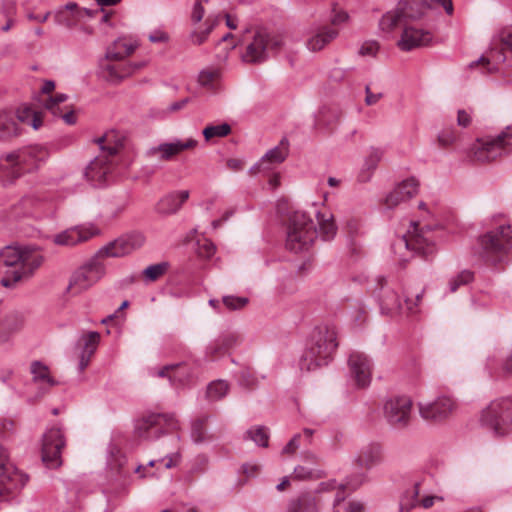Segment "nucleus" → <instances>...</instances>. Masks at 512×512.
<instances>
[{
  "label": "nucleus",
  "instance_id": "obj_25",
  "mask_svg": "<svg viewBox=\"0 0 512 512\" xmlns=\"http://www.w3.org/2000/svg\"><path fill=\"white\" fill-rule=\"evenodd\" d=\"M432 38L433 36L430 31L407 22L402 30L397 45L403 51H411L414 48L428 45L431 43Z\"/></svg>",
  "mask_w": 512,
  "mask_h": 512
},
{
  "label": "nucleus",
  "instance_id": "obj_35",
  "mask_svg": "<svg viewBox=\"0 0 512 512\" xmlns=\"http://www.w3.org/2000/svg\"><path fill=\"white\" fill-rule=\"evenodd\" d=\"M406 14L400 7H397L393 10L386 12L379 21L380 30L389 35L393 33L397 28H404L405 24H407Z\"/></svg>",
  "mask_w": 512,
  "mask_h": 512
},
{
  "label": "nucleus",
  "instance_id": "obj_10",
  "mask_svg": "<svg viewBox=\"0 0 512 512\" xmlns=\"http://www.w3.org/2000/svg\"><path fill=\"white\" fill-rule=\"evenodd\" d=\"M512 151V126H507L497 135H487L477 139L473 146L474 159L490 162Z\"/></svg>",
  "mask_w": 512,
  "mask_h": 512
},
{
  "label": "nucleus",
  "instance_id": "obj_61",
  "mask_svg": "<svg viewBox=\"0 0 512 512\" xmlns=\"http://www.w3.org/2000/svg\"><path fill=\"white\" fill-rule=\"evenodd\" d=\"M340 510H344L345 512H364L365 505L363 502L358 500H351L348 502L343 500L340 505Z\"/></svg>",
  "mask_w": 512,
  "mask_h": 512
},
{
  "label": "nucleus",
  "instance_id": "obj_23",
  "mask_svg": "<svg viewBox=\"0 0 512 512\" xmlns=\"http://www.w3.org/2000/svg\"><path fill=\"white\" fill-rule=\"evenodd\" d=\"M197 145L198 141L193 138H187L185 140L176 138L172 142H165L157 146L150 147L146 150L145 154L148 158H158L160 160L167 161L184 150L196 148Z\"/></svg>",
  "mask_w": 512,
  "mask_h": 512
},
{
  "label": "nucleus",
  "instance_id": "obj_40",
  "mask_svg": "<svg viewBox=\"0 0 512 512\" xmlns=\"http://www.w3.org/2000/svg\"><path fill=\"white\" fill-rule=\"evenodd\" d=\"M288 153L289 142L286 138H283L277 146L266 152V154L261 158L260 162L257 163L254 168L260 169L266 162L271 164L282 163L287 158Z\"/></svg>",
  "mask_w": 512,
  "mask_h": 512
},
{
  "label": "nucleus",
  "instance_id": "obj_14",
  "mask_svg": "<svg viewBox=\"0 0 512 512\" xmlns=\"http://www.w3.org/2000/svg\"><path fill=\"white\" fill-rule=\"evenodd\" d=\"M105 271V264L93 256L72 274L67 291L71 295L86 291L105 275Z\"/></svg>",
  "mask_w": 512,
  "mask_h": 512
},
{
  "label": "nucleus",
  "instance_id": "obj_30",
  "mask_svg": "<svg viewBox=\"0 0 512 512\" xmlns=\"http://www.w3.org/2000/svg\"><path fill=\"white\" fill-rule=\"evenodd\" d=\"M383 461V449L378 443L363 446L357 453L354 462L362 469L370 470Z\"/></svg>",
  "mask_w": 512,
  "mask_h": 512
},
{
  "label": "nucleus",
  "instance_id": "obj_51",
  "mask_svg": "<svg viewBox=\"0 0 512 512\" xmlns=\"http://www.w3.org/2000/svg\"><path fill=\"white\" fill-rule=\"evenodd\" d=\"M167 268L168 264L165 262L153 264L144 269L143 275L149 281H156L166 272Z\"/></svg>",
  "mask_w": 512,
  "mask_h": 512
},
{
  "label": "nucleus",
  "instance_id": "obj_47",
  "mask_svg": "<svg viewBox=\"0 0 512 512\" xmlns=\"http://www.w3.org/2000/svg\"><path fill=\"white\" fill-rule=\"evenodd\" d=\"M473 278V273L469 270H463L457 275L451 277L448 282L450 292H456L459 287L467 285L473 280Z\"/></svg>",
  "mask_w": 512,
  "mask_h": 512
},
{
  "label": "nucleus",
  "instance_id": "obj_48",
  "mask_svg": "<svg viewBox=\"0 0 512 512\" xmlns=\"http://www.w3.org/2000/svg\"><path fill=\"white\" fill-rule=\"evenodd\" d=\"M195 251L200 257L209 259L214 255L216 247L209 239L201 237L196 240Z\"/></svg>",
  "mask_w": 512,
  "mask_h": 512
},
{
  "label": "nucleus",
  "instance_id": "obj_42",
  "mask_svg": "<svg viewBox=\"0 0 512 512\" xmlns=\"http://www.w3.org/2000/svg\"><path fill=\"white\" fill-rule=\"evenodd\" d=\"M30 372L33 375V381L39 385L53 387L57 384L56 380L50 376L48 367L39 361L32 362Z\"/></svg>",
  "mask_w": 512,
  "mask_h": 512
},
{
  "label": "nucleus",
  "instance_id": "obj_3",
  "mask_svg": "<svg viewBox=\"0 0 512 512\" xmlns=\"http://www.w3.org/2000/svg\"><path fill=\"white\" fill-rule=\"evenodd\" d=\"M0 259L3 265L9 268L0 281L4 287L8 288L31 277L44 260L38 248L20 245H8L2 248Z\"/></svg>",
  "mask_w": 512,
  "mask_h": 512
},
{
  "label": "nucleus",
  "instance_id": "obj_8",
  "mask_svg": "<svg viewBox=\"0 0 512 512\" xmlns=\"http://www.w3.org/2000/svg\"><path fill=\"white\" fill-rule=\"evenodd\" d=\"M317 237L316 225L311 213L295 211L289 218L286 248L293 253L307 251Z\"/></svg>",
  "mask_w": 512,
  "mask_h": 512
},
{
  "label": "nucleus",
  "instance_id": "obj_27",
  "mask_svg": "<svg viewBox=\"0 0 512 512\" xmlns=\"http://www.w3.org/2000/svg\"><path fill=\"white\" fill-rule=\"evenodd\" d=\"M339 31L328 25H313L310 27L306 46L308 50L317 52L337 38Z\"/></svg>",
  "mask_w": 512,
  "mask_h": 512
},
{
  "label": "nucleus",
  "instance_id": "obj_29",
  "mask_svg": "<svg viewBox=\"0 0 512 512\" xmlns=\"http://www.w3.org/2000/svg\"><path fill=\"white\" fill-rule=\"evenodd\" d=\"M105 56L99 62V75L112 84L120 83L124 78L133 74L131 64H113Z\"/></svg>",
  "mask_w": 512,
  "mask_h": 512
},
{
  "label": "nucleus",
  "instance_id": "obj_46",
  "mask_svg": "<svg viewBox=\"0 0 512 512\" xmlns=\"http://www.w3.org/2000/svg\"><path fill=\"white\" fill-rule=\"evenodd\" d=\"M231 133V126L228 123H221L217 125H207L202 134L206 141H210L213 138L226 137Z\"/></svg>",
  "mask_w": 512,
  "mask_h": 512
},
{
  "label": "nucleus",
  "instance_id": "obj_49",
  "mask_svg": "<svg viewBox=\"0 0 512 512\" xmlns=\"http://www.w3.org/2000/svg\"><path fill=\"white\" fill-rule=\"evenodd\" d=\"M206 422L207 417H204L197 419L192 423L191 438L195 443H202L207 439L205 429Z\"/></svg>",
  "mask_w": 512,
  "mask_h": 512
},
{
  "label": "nucleus",
  "instance_id": "obj_22",
  "mask_svg": "<svg viewBox=\"0 0 512 512\" xmlns=\"http://www.w3.org/2000/svg\"><path fill=\"white\" fill-rule=\"evenodd\" d=\"M149 375L152 377L167 378L170 385L179 389L187 385L192 378V371L185 363L165 365L161 368H150Z\"/></svg>",
  "mask_w": 512,
  "mask_h": 512
},
{
  "label": "nucleus",
  "instance_id": "obj_13",
  "mask_svg": "<svg viewBox=\"0 0 512 512\" xmlns=\"http://www.w3.org/2000/svg\"><path fill=\"white\" fill-rule=\"evenodd\" d=\"M178 428V422L172 415L151 413L138 419L135 434L144 440H156L170 430Z\"/></svg>",
  "mask_w": 512,
  "mask_h": 512
},
{
  "label": "nucleus",
  "instance_id": "obj_53",
  "mask_svg": "<svg viewBox=\"0 0 512 512\" xmlns=\"http://www.w3.org/2000/svg\"><path fill=\"white\" fill-rule=\"evenodd\" d=\"M222 304L228 310H240L248 304V298L228 295L222 298Z\"/></svg>",
  "mask_w": 512,
  "mask_h": 512
},
{
  "label": "nucleus",
  "instance_id": "obj_56",
  "mask_svg": "<svg viewBox=\"0 0 512 512\" xmlns=\"http://www.w3.org/2000/svg\"><path fill=\"white\" fill-rule=\"evenodd\" d=\"M238 381L241 386L252 387L256 384V377L249 368H243L239 373Z\"/></svg>",
  "mask_w": 512,
  "mask_h": 512
},
{
  "label": "nucleus",
  "instance_id": "obj_32",
  "mask_svg": "<svg viewBox=\"0 0 512 512\" xmlns=\"http://www.w3.org/2000/svg\"><path fill=\"white\" fill-rule=\"evenodd\" d=\"M378 282L380 285L378 300L382 313L391 314L400 311L402 305L395 290L388 285L385 278H380Z\"/></svg>",
  "mask_w": 512,
  "mask_h": 512
},
{
  "label": "nucleus",
  "instance_id": "obj_18",
  "mask_svg": "<svg viewBox=\"0 0 512 512\" xmlns=\"http://www.w3.org/2000/svg\"><path fill=\"white\" fill-rule=\"evenodd\" d=\"M7 452L0 447V496L22 489L27 481V474L7 462Z\"/></svg>",
  "mask_w": 512,
  "mask_h": 512
},
{
  "label": "nucleus",
  "instance_id": "obj_2",
  "mask_svg": "<svg viewBox=\"0 0 512 512\" xmlns=\"http://www.w3.org/2000/svg\"><path fill=\"white\" fill-rule=\"evenodd\" d=\"M512 250V226L502 216L491 219V227L478 237L475 254L486 264L497 266L507 259Z\"/></svg>",
  "mask_w": 512,
  "mask_h": 512
},
{
  "label": "nucleus",
  "instance_id": "obj_38",
  "mask_svg": "<svg viewBox=\"0 0 512 512\" xmlns=\"http://www.w3.org/2000/svg\"><path fill=\"white\" fill-rule=\"evenodd\" d=\"M242 341H243V337L240 333L226 332V333H223L222 335H220L214 343H211L208 346L207 351H208V353H210L212 355L218 354L227 349L236 347Z\"/></svg>",
  "mask_w": 512,
  "mask_h": 512
},
{
  "label": "nucleus",
  "instance_id": "obj_4",
  "mask_svg": "<svg viewBox=\"0 0 512 512\" xmlns=\"http://www.w3.org/2000/svg\"><path fill=\"white\" fill-rule=\"evenodd\" d=\"M96 143L103 153L95 157L86 167L84 175L95 187H102L111 183L115 178V167L110 159L123 145V141L116 137L114 132H107L97 138Z\"/></svg>",
  "mask_w": 512,
  "mask_h": 512
},
{
  "label": "nucleus",
  "instance_id": "obj_15",
  "mask_svg": "<svg viewBox=\"0 0 512 512\" xmlns=\"http://www.w3.org/2000/svg\"><path fill=\"white\" fill-rule=\"evenodd\" d=\"M413 402L408 396H392L383 405V415L393 427L404 428L411 420Z\"/></svg>",
  "mask_w": 512,
  "mask_h": 512
},
{
  "label": "nucleus",
  "instance_id": "obj_33",
  "mask_svg": "<svg viewBox=\"0 0 512 512\" xmlns=\"http://www.w3.org/2000/svg\"><path fill=\"white\" fill-rule=\"evenodd\" d=\"M84 15H90L89 11L80 9L75 3H68L54 12V21L57 25L67 28L74 27Z\"/></svg>",
  "mask_w": 512,
  "mask_h": 512
},
{
  "label": "nucleus",
  "instance_id": "obj_45",
  "mask_svg": "<svg viewBox=\"0 0 512 512\" xmlns=\"http://www.w3.org/2000/svg\"><path fill=\"white\" fill-rule=\"evenodd\" d=\"M245 439L252 440L256 445L261 447L268 446L269 433L264 426H255L246 431Z\"/></svg>",
  "mask_w": 512,
  "mask_h": 512
},
{
  "label": "nucleus",
  "instance_id": "obj_17",
  "mask_svg": "<svg viewBox=\"0 0 512 512\" xmlns=\"http://www.w3.org/2000/svg\"><path fill=\"white\" fill-rule=\"evenodd\" d=\"M373 363L364 353L353 351L348 358L349 380L358 389L369 387L372 379Z\"/></svg>",
  "mask_w": 512,
  "mask_h": 512
},
{
  "label": "nucleus",
  "instance_id": "obj_31",
  "mask_svg": "<svg viewBox=\"0 0 512 512\" xmlns=\"http://www.w3.org/2000/svg\"><path fill=\"white\" fill-rule=\"evenodd\" d=\"M138 46L139 43L135 39L125 36L119 37L107 47L105 57L108 60L122 61L134 53Z\"/></svg>",
  "mask_w": 512,
  "mask_h": 512
},
{
  "label": "nucleus",
  "instance_id": "obj_9",
  "mask_svg": "<svg viewBox=\"0 0 512 512\" xmlns=\"http://www.w3.org/2000/svg\"><path fill=\"white\" fill-rule=\"evenodd\" d=\"M480 422L494 436H506L512 433V395L492 400L482 410Z\"/></svg>",
  "mask_w": 512,
  "mask_h": 512
},
{
  "label": "nucleus",
  "instance_id": "obj_58",
  "mask_svg": "<svg viewBox=\"0 0 512 512\" xmlns=\"http://www.w3.org/2000/svg\"><path fill=\"white\" fill-rule=\"evenodd\" d=\"M1 12L6 19L15 18L17 14V3L15 0H3Z\"/></svg>",
  "mask_w": 512,
  "mask_h": 512
},
{
  "label": "nucleus",
  "instance_id": "obj_16",
  "mask_svg": "<svg viewBox=\"0 0 512 512\" xmlns=\"http://www.w3.org/2000/svg\"><path fill=\"white\" fill-rule=\"evenodd\" d=\"M417 407L422 419L439 423L446 420L455 411L457 402L449 395H441L434 401L418 402Z\"/></svg>",
  "mask_w": 512,
  "mask_h": 512
},
{
  "label": "nucleus",
  "instance_id": "obj_1",
  "mask_svg": "<svg viewBox=\"0 0 512 512\" xmlns=\"http://www.w3.org/2000/svg\"><path fill=\"white\" fill-rule=\"evenodd\" d=\"M413 230L407 234L396 236L391 243L394 260L400 264L406 263L415 254L428 257L435 253L436 243L442 236L439 226H418L412 223Z\"/></svg>",
  "mask_w": 512,
  "mask_h": 512
},
{
  "label": "nucleus",
  "instance_id": "obj_43",
  "mask_svg": "<svg viewBox=\"0 0 512 512\" xmlns=\"http://www.w3.org/2000/svg\"><path fill=\"white\" fill-rule=\"evenodd\" d=\"M229 384L227 381L218 379L210 382L207 386L206 397L210 402L223 399L229 392Z\"/></svg>",
  "mask_w": 512,
  "mask_h": 512
},
{
  "label": "nucleus",
  "instance_id": "obj_60",
  "mask_svg": "<svg viewBox=\"0 0 512 512\" xmlns=\"http://www.w3.org/2000/svg\"><path fill=\"white\" fill-rule=\"evenodd\" d=\"M423 3L430 8L442 7L449 15L453 12L451 0H423Z\"/></svg>",
  "mask_w": 512,
  "mask_h": 512
},
{
  "label": "nucleus",
  "instance_id": "obj_28",
  "mask_svg": "<svg viewBox=\"0 0 512 512\" xmlns=\"http://www.w3.org/2000/svg\"><path fill=\"white\" fill-rule=\"evenodd\" d=\"M419 182L416 178L410 177L399 184L386 196L385 205L393 208L398 204L405 202L417 194Z\"/></svg>",
  "mask_w": 512,
  "mask_h": 512
},
{
  "label": "nucleus",
  "instance_id": "obj_64",
  "mask_svg": "<svg viewBox=\"0 0 512 512\" xmlns=\"http://www.w3.org/2000/svg\"><path fill=\"white\" fill-rule=\"evenodd\" d=\"M444 501V497L441 495H426L419 499L418 506H421L424 509L431 508L435 502Z\"/></svg>",
  "mask_w": 512,
  "mask_h": 512
},
{
  "label": "nucleus",
  "instance_id": "obj_21",
  "mask_svg": "<svg viewBox=\"0 0 512 512\" xmlns=\"http://www.w3.org/2000/svg\"><path fill=\"white\" fill-rule=\"evenodd\" d=\"M143 243V237L140 234L128 235L120 237L114 241L101 247L94 257L98 258V261H102L105 258H118L123 257L135 249L139 248Z\"/></svg>",
  "mask_w": 512,
  "mask_h": 512
},
{
  "label": "nucleus",
  "instance_id": "obj_37",
  "mask_svg": "<svg viewBox=\"0 0 512 512\" xmlns=\"http://www.w3.org/2000/svg\"><path fill=\"white\" fill-rule=\"evenodd\" d=\"M313 214H315L318 225H319V233L324 240L332 239L337 231V227L333 220V215L325 210L320 211L317 209L316 205L313 204Z\"/></svg>",
  "mask_w": 512,
  "mask_h": 512
},
{
  "label": "nucleus",
  "instance_id": "obj_55",
  "mask_svg": "<svg viewBox=\"0 0 512 512\" xmlns=\"http://www.w3.org/2000/svg\"><path fill=\"white\" fill-rule=\"evenodd\" d=\"M379 51V43L375 40H368L362 43L359 54L362 56L375 57Z\"/></svg>",
  "mask_w": 512,
  "mask_h": 512
},
{
  "label": "nucleus",
  "instance_id": "obj_54",
  "mask_svg": "<svg viewBox=\"0 0 512 512\" xmlns=\"http://www.w3.org/2000/svg\"><path fill=\"white\" fill-rule=\"evenodd\" d=\"M383 156V152L377 148H371L368 155L365 158L363 169L367 171H373Z\"/></svg>",
  "mask_w": 512,
  "mask_h": 512
},
{
  "label": "nucleus",
  "instance_id": "obj_50",
  "mask_svg": "<svg viewBox=\"0 0 512 512\" xmlns=\"http://www.w3.org/2000/svg\"><path fill=\"white\" fill-rule=\"evenodd\" d=\"M457 133L452 128L442 129L437 137L438 145L442 148H447L457 141Z\"/></svg>",
  "mask_w": 512,
  "mask_h": 512
},
{
  "label": "nucleus",
  "instance_id": "obj_63",
  "mask_svg": "<svg viewBox=\"0 0 512 512\" xmlns=\"http://www.w3.org/2000/svg\"><path fill=\"white\" fill-rule=\"evenodd\" d=\"M36 111L29 107H20L16 112L17 120L21 123L28 124Z\"/></svg>",
  "mask_w": 512,
  "mask_h": 512
},
{
  "label": "nucleus",
  "instance_id": "obj_52",
  "mask_svg": "<svg viewBox=\"0 0 512 512\" xmlns=\"http://www.w3.org/2000/svg\"><path fill=\"white\" fill-rule=\"evenodd\" d=\"M367 480V475L364 472H357L346 478L345 482L341 484V487L347 488L350 491L357 490Z\"/></svg>",
  "mask_w": 512,
  "mask_h": 512
},
{
  "label": "nucleus",
  "instance_id": "obj_57",
  "mask_svg": "<svg viewBox=\"0 0 512 512\" xmlns=\"http://www.w3.org/2000/svg\"><path fill=\"white\" fill-rule=\"evenodd\" d=\"M68 96L64 93H57L55 96L50 97L45 102V107L52 111L53 114H57V107L60 103L65 102Z\"/></svg>",
  "mask_w": 512,
  "mask_h": 512
},
{
  "label": "nucleus",
  "instance_id": "obj_44",
  "mask_svg": "<svg viewBox=\"0 0 512 512\" xmlns=\"http://www.w3.org/2000/svg\"><path fill=\"white\" fill-rule=\"evenodd\" d=\"M216 23H217L216 18L213 19L211 17H208L205 20L203 27H199L191 32V34H190L191 42L195 45H201L202 43H204L207 40L209 34L214 29Z\"/></svg>",
  "mask_w": 512,
  "mask_h": 512
},
{
  "label": "nucleus",
  "instance_id": "obj_24",
  "mask_svg": "<svg viewBox=\"0 0 512 512\" xmlns=\"http://www.w3.org/2000/svg\"><path fill=\"white\" fill-rule=\"evenodd\" d=\"M328 502L329 491L305 493L290 501L287 512H321Z\"/></svg>",
  "mask_w": 512,
  "mask_h": 512
},
{
  "label": "nucleus",
  "instance_id": "obj_26",
  "mask_svg": "<svg viewBox=\"0 0 512 512\" xmlns=\"http://www.w3.org/2000/svg\"><path fill=\"white\" fill-rule=\"evenodd\" d=\"M100 334L96 331L83 333L77 340L76 348L79 350L77 370L82 373L89 365L92 356L100 343Z\"/></svg>",
  "mask_w": 512,
  "mask_h": 512
},
{
  "label": "nucleus",
  "instance_id": "obj_62",
  "mask_svg": "<svg viewBox=\"0 0 512 512\" xmlns=\"http://www.w3.org/2000/svg\"><path fill=\"white\" fill-rule=\"evenodd\" d=\"M180 460L179 453H171L158 460L159 465H162L165 469L175 467Z\"/></svg>",
  "mask_w": 512,
  "mask_h": 512
},
{
  "label": "nucleus",
  "instance_id": "obj_34",
  "mask_svg": "<svg viewBox=\"0 0 512 512\" xmlns=\"http://www.w3.org/2000/svg\"><path fill=\"white\" fill-rule=\"evenodd\" d=\"M188 198V190L171 192L159 200L157 210L162 214H174L182 207Z\"/></svg>",
  "mask_w": 512,
  "mask_h": 512
},
{
  "label": "nucleus",
  "instance_id": "obj_59",
  "mask_svg": "<svg viewBox=\"0 0 512 512\" xmlns=\"http://www.w3.org/2000/svg\"><path fill=\"white\" fill-rule=\"evenodd\" d=\"M116 454H120V451L115 446L110 445L108 448V465L118 466L120 470L124 462V457L121 455L116 457Z\"/></svg>",
  "mask_w": 512,
  "mask_h": 512
},
{
  "label": "nucleus",
  "instance_id": "obj_19",
  "mask_svg": "<svg viewBox=\"0 0 512 512\" xmlns=\"http://www.w3.org/2000/svg\"><path fill=\"white\" fill-rule=\"evenodd\" d=\"M100 229L88 222L67 228L53 236V243L59 246L73 247L98 236Z\"/></svg>",
  "mask_w": 512,
  "mask_h": 512
},
{
  "label": "nucleus",
  "instance_id": "obj_6",
  "mask_svg": "<svg viewBox=\"0 0 512 512\" xmlns=\"http://www.w3.org/2000/svg\"><path fill=\"white\" fill-rule=\"evenodd\" d=\"M47 152L40 146L24 147L0 156V180L12 183L24 172L32 171L45 161Z\"/></svg>",
  "mask_w": 512,
  "mask_h": 512
},
{
  "label": "nucleus",
  "instance_id": "obj_20",
  "mask_svg": "<svg viewBox=\"0 0 512 512\" xmlns=\"http://www.w3.org/2000/svg\"><path fill=\"white\" fill-rule=\"evenodd\" d=\"M65 440L60 428H51L43 435L42 461L49 468H56L61 464V450Z\"/></svg>",
  "mask_w": 512,
  "mask_h": 512
},
{
  "label": "nucleus",
  "instance_id": "obj_39",
  "mask_svg": "<svg viewBox=\"0 0 512 512\" xmlns=\"http://www.w3.org/2000/svg\"><path fill=\"white\" fill-rule=\"evenodd\" d=\"M20 130L10 111H0V142H7L19 136Z\"/></svg>",
  "mask_w": 512,
  "mask_h": 512
},
{
  "label": "nucleus",
  "instance_id": "obj_41",
  "mask_svg": "<svg viewBox=\"0 0 512 512\" xmlns=\"http://www.w3.org/2000/svg\"><path fill=\"white\" fill-rule=\"evenodd\" d=\"M421 482L416 481L413 487L406 489L400 496L398 512H411L418 506Z\"/></svg>",
  "mask_w": 512,
  "mask_h": 512
},
{
  "label": "nucleus",
  "instance_id": "obj_11",
  "mask_svg": "<svg viewBox=\"0 0 512 512\" xmlns=\"http://www.w3.org/2000/svg\"><path fill=\"white\" fill-rule=\"evenodd\" d=\"M283 45L281 36L272 34L265 29L255 31L252 40L247 44L241 59L245 63H261L272 54L278 52Z\"/></svg>",
  "mask_w": 512,
  "mask_h": 512
},
{
  "label": "nucleus",
  "instance_id": "obj_36",
  "mask_svg": "<svg viewBox=\"0 0 512 512\" xmlns=\"http://www.w3.org/2000/svg\"><path fill=\"white\" fill-rule=\"evenodd\" d=\"M222 71L220 68L208 67L198 74V84L205 90L216 93L221 88Z\"/></svg>",
  "mask_w": 512,
  "mask_h": 512
},
{
  "label": "nucleus",
  "instance_id": "obj_12",
  "mask_svg": "<svg viewBox=\"0 0 512 512\" xmlns=\"http://www.w3.org/2000/svg\"><path fill=\"white\" fill-rule=\"evenodd\" d=\"M51 207V194L34 191L23 196L11 208V217L19 219L31 217L35 219L50 218L53 214Z\"/></svg>",
  "mask_w": 512,
  "mask_h": 512
},
{
  "label": "nucleus",
  "instance_id": "obj_7",
  "mask_svg": "<svg viewBox=\"0 0 512 512\" xmlns=\"http://www.w3.org/2000/svg\"><path fill=\"white\" fill-rule=\"evenodd\" d=\"M512 67V27H505L495 34L485 55L470 64V68L479 67L482 73H494L500 66Z\"/></svg>",
  "mask_w": 512,
  "mask_h": 512
},
{
  "label": "nucleus",
  "instance_id": "obj_5",
  "mask_svg": "<svg viewBox=\"0 0 512 512\" xmlns=\"http://www.w3.org/2000/svg\"><path fill=\"white\" fill-rule=\"evenodd\" d=\"M337 347L336 329L328 325L318 326L313 333L310 345L300 358V369L312 371L322 365H327L333 358Z\"/></svg>",
  "mask_w": 512,
  "mask_h": 512
}]
</instances>
